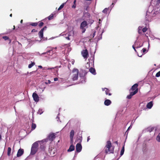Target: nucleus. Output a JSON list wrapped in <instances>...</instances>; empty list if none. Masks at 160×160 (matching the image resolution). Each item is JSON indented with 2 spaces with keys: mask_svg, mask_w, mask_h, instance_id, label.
Instances as JSON below:
<instances>
[{
  "mask_svg": "<svg viewBox=\"0 0 160 160\" xmlns=\"http://www.w3.org/2000/svg\"><path fill=\"white\" fill-rule=\"evenodd\" d=\"M53 18V14H51L48 17V20H50L51 19H52Z\"/></svg>",
  "mask_w": 160,
  "mask_h": 160,
  "instance_id": "nucleus-30",
  "label": "nucleus"
},
{
  "mask_svg": "<svg viewBox=\"0 0 160 160\" xmlns=\"http://www.w3.org/2000/svg\"><path fill=\"white\" fill-rule=\"evenodd\" d=\"M153 106L152 102V101H151L150 102H148L147 105V107L149 109H150L152 108Z\"/></svg>",
  "mask_w": 160,
  "mask_h": 160,
  "instance_id": "nucleus-19",
  "label": "nucleus"
},
{
  "mask_svg": "<svg viewBox=\"0 0 160 160\" xmlns=\"http://www.w3.org/2000/svg\"><path fill=\"white\" fill-rule=\"evenodd\" d=\"M49 152L50 153V155L51 156H54V154L55 153V150L54 148H53V149H52V148H49Z\"/></svg>",
  "mask_w": 160,
  "mask_h": 160,
  "instance_id": "nucleus-13",
  "label": "nucleus"
},
{
  "mask_svg": "<svg viewBox=\"0 0 160 160\" xmlns=\"http://www.w3.org/2000/svg\"><path fill=\"white\" fill-rule=\"evenodd\" d=\"M76 0H74L73 1V4H76Z\"/></svg>",
  "mask_w": 160,
  "mask_h": 160,
  "instance_id": "nucleus-58",
  "label": "nucleus"
},
{
  "mask_svg": "<svg viewBox=\"0 0 160 160\" xmlns=\"http://www.w3.org/2000/svg\"><path fill=\"white\" fill-rule=\"evenodd\" d=\"M44 24V23L42 22H40L38 24V26L40 27H42Z\"/></svg>",
  "mask_w": 160,
  "mask_h": 160,
  "instance_id": "nucleus-34",
  "label": "nucleus"
},
{
  "mask_svg": "<svg viewBox=\"0 0 160 160\" xmlns=\"http://www.w3.org/2000/svg\"><path fill=\"white\" fill-rule=\"evenodd\" d=\"M155 76L157 77H158L160 76V71L156 74Z\"/></svg>",
  "mask_w": 160,
  "mask_h": 160,
  "instance_id": "nucleus-36",
  "label": "nucleus"
},
{
  "mask_svg": "<svg viewBox=\"0 0 160 160\" xmlns=\"http://www.w3.org/2000/svg\"><path fill=\"white\" fill-rule=\"evenodd\" d=\"M90 139V136H88L87 138V141L88 142L89 140Z\"/></svg>",
  "mask_w": 160,
  "mask_h": 160,
  "instance_id": "nucleus-51",
  "label": "nucleus"
},
{
  "mask_svg": "<svg viewBox=\"0 0 160 160\" xmlns=\"http://www.w3.org/2000/svg\"><path fill=\"white\" fill-rule=\"evenodd\" d=\"M50 51H49L48 52H44V53H42V54H45L46 53H48V52H49Z\"/></svg>",
  "mask_w": 160,
  "mask_h": 160,
  "instance_id": "nucleus-52",
  "label": "nucleus"
},
{
  "mask_svg": "<svg viewBox=\"0 0 160 160\" xmlns=\"http://www.w3.org/2000/svg\"><path fill=\"white\" fill-rule=\"evenodd\" d=\"M141 46H137V47H136V48H139V47H141Z\"/></svg>",
  "mask_w": 160,
  "mask_h": 160,
  "instance_id": "nucleus-61",
  "label": "nucleus"
},
{
  "mask_svg": "<svg viewBox=\"0 0 160 160\" xmlns=\"http://www.w3.org/2000/svg\"><path fill=\"white\" fill-rule=\"evenodd\" d=\"M36 124L35 123H32L31 125V130H34L36 128Z\"/></svg>",
  "mask_w": 160,
  "mask_h": 160,
  "instance_id": "nucleus-24",
  "label": "nucleus"
},
{
  "mask_svg": "<svg viewBox=\"0 0 160 160\" xmlns=\"http://www.w3.org/2000/svg\"><path fill=\"white\" fill-rule=\"evenodd\" d=\"M43 29H42L39 32L38 35L41 39L43 38Z\"/></svg>",
  "mask_w": 160,
  "mask_h": 160,
  "instance_id": "nucleus-14",
  "label": "nucleus"
},
{
  "mask_svg": "<svg viewBox=\"0 0 160 160\" xmlns=\"http://www.w3.org/2000/svg\"><path fill=\"white\" fill-rule=\"evenodd\" d=\"M51 83V81L50 80H48L47 82H45V83L46 84H50Z\"/></svg>",
  "mask_w": 160,
  "mask_h": 160,
  "instance_id": "nucleus-39",
  "label": "nucleus"
},
{
  "mask_svg": "<svg viewBox=\"0 0 160 160\" xmlns=\"http://www.w3.org/2000/svg\"><path fill=\"white\" fill-rule=\"evenodd\" d=\"M142 52L143 53H144L146 51V49L145 48H143L142 49Z\"/></svg>",
  "mask_w": 160,
  "mask_h": 160,
  "instance_id": "nucleus-45",
  "label": "nucleus"
},
{
  "mask_svg": "<svg viewBox=\"0 0 160 160\" xmlns=\"http://www.w3.org/2000/svg\"><path fill=\"white\" fill-rule=\"evenodd\" d=\"M35 72V71L32 72H31L30 73H33V72Z\"/></svg>",
  "mask_w": 160,
  "mask_h": 160,
  "instance_id": "nucleus-64",
  "label": "nucleus"
},
{
  "mask_svg": "<svg viewBox=\"0 0 160 160\" xmlns=\"http://www.w3.org/2000/svg\"><path fill=\"white\" fill-rule=\"evenodd\" d=\"M96 32L95 31L93 33V35H92V38H93L95 36V34H96Z\"/></svg>",
  "mask_w": 160,
  "mask_h": 160,
  "instance_id": "nucleus-44",
  "label": "nucleus"
},
{
  "mask_svg": "<svg viewBox=\"0 0 160 160\" xmlns=\"http://www.w3.org/2000/svg\"><path fill=\"white\" fill-rule=\"evenodd\" d=\"M124 145L122 147L120 152V155L122 156L124 153Z\"/></svg>",
  "mask_w": 160,
  "mask_h": 160,
  "instance_id": "nucleus-25",
  "label": "nucleus"
},
{
  "mask_svg": "<svg viewBox=\"0 0 160 160\" xmlns=\"http://www.w3.org/2000/svg\"><path fill=\"white\" fill-rule=\"evenodd\" d=\"M136 44H135V46L133 45L132 46V48H133L134 49V51L136 52H137V51H136V50L135 48V46H136Z\"/></svg>",
  "mask_w": 160,
  "mask_h": 160,
  "instance_id": "nucleus-43",
  "label": "nucleus"
},
{
  "mask_svg": "<svg viewBox=\"0 0 160 160\" xmlns=\"http://www.w3.org/2000/svg\"><path fill=\"white\" fill-rule=\"evenodd\" d=\"M22 22H23V20H21L20 21V23H22Z\"/></svg>",
  "mask_w": 160,
  "mask_h": 160,
  "instance_id": "nucleus-60",
  "label": "nucleus"
},
{
  "mask_svg": "<svg viewBox=\"0 0 160 160\" xmlns=\"http://www.w3.org/2000/svg\"><path fill=\"white\" fill-rule=\"evenodd\" d=\"M12 14H10V17H12Z\"/></svg>",
  "mask_w": 160,
  "mask_h": 160,
  "instance_id": "nucleus-62",
  "label": "nucleus"
},
{
  "mask_svg": "<svg viewBox=\"0 0 160 160\" xmlns=\"http://www.w3.org/2000/svg\"><path fill=\"white\" fill-rule=\"evenodd\" d=\"M108 10V9L107 8H106L102 11V12L105 13H107Z\"/></svg>",
  "mask_w": 160,
  "mask_h": 160,
  "instance_id": "nucleus-31",
  "label": "nucleus"
},
{
  "mask_svg": "<svg viewBox=\"0 0 160 160\" xmlns=\"http://www.w3.org/2000/svg\"><path fill=\"white\" fill-rule=\"evenodd\" d=\"M15 29V26H13V29Z\"/></svg>",
  "mask_w": 160,
  "mask_h": 160,
  "instance_id": "nucleus-63",
  "label": "nucleus"
},
{
  "mask_svg": "<svg viewBox=\"0 0 160 160\" xmlns=\"http://www.w3.org/2000/svg\"><path fill=\"white\" fill-rule=\"evenodd\" d=\"M40 148L42 150H44L45 147L43 145H41L40 147Z\"/></svg>",
  "mask_w": 160,
  "mask_h": 160,
  "instance_id": "nucleus-32",
  "label": "nucleus"
},
{
  "mask_svg": "<svg viewBox=\"0 0 160 160\" xmlns=\"http://www.w3.org/2000/svg\"><path fill=\"white\" fill-rule=\"evenodd\" d=\"M105 89H106L105 90V93L107 95L108 94V95L109 96H111L112 94L111 93H109V90L107 88H105L104 89H102L103 91L105 90Z\"/></svg>",
  "mask_w": 160,
  "mask_h": 160,
  "instance_id": "nucleus-20",
  "label": "nucleus"
},
{
  "mask_svg": "<svg viewBox=\"0 0 160 160\" xmlns=\"http://www.w3.org/2000/svg\"><path fill=\"white\" fill-rule=\"evenodd\" d=\"M38 24V22H32L30 25L32 26H36Z\"/></svg>",
  "mask_w": 160,
  "mask_h": 160,
  "instance_id": "nucleus-28",
  "label": "nucleus"
},
{
  "mask_svg": "<svg viewBox=\"0 0 160 160\" xmlns=\"http://www.w3.org/2000/svg\"><path fill=\"white\" fill-rule=\"evenodd\" d=\"M157 2L158 4L160 3V0H158L157 1Z\"/></svg>",
  "mask_w": 160,
  "mask_h": 160,
  "instance_id": "nucleus-54",
  "label": "nucleus"
},
{
  "mask_svg": "<svg viewBox=\"0 0 160 160\" xmlns=\"http://www.w3.org/2000/svg\"><path fill=\"white\" fill-rule=\"evenodd\" d=\"M37 32V31L35 29H33L32 30V32Z\"/></svg>",
  "mask_w": 160,
  "mask_h": 160,
  "instance_id": "nucleus-49",
  "label": "nucleus"
},
{
  "mask_svg": "<svg viewBox=\"0 0 160 160\" xmlns=\"http://www.w3.org/2000/svg\"><path fill=\"white\" fill-rule=\"evenodd\" d=\"M147 28L146 27H145L142 29V31L143 32H145L147 31Z\"/></svg>",
  "mask_w": 160,
  "mask_h": 160,
  "instance_id": "nucleus-37",
  "label": "nucleus"
},
{
  "mask_svg": "<svg viewBox=\"0 0 160 160\" xmlns=\"http://www.w3.org/2000/svg\"><path fill=\"white\" fill-rule=\"evenodd\" d=\"M55 68H46V69H45L50 70H52V69H54Z\"/></svg>",
  "mask_w": 160,
  "mask_h": 160,
  "instance_id": "nucleus-40",
  "label": "nucleus"
},
{
  "mask_svg": "<svg viewBox=\"0 0 160 160\" xmlns=\"http://www.w3.org/2000/svg\"><path fill=\"white\" fill-rule=\"evenodd\" d=\"M32 97L35 102H38L39 101V98L36 93L34 92L32 94Z\"/></svg>",
  "mask_w": 160,
  "mask_h": 160,
  "instance_id": "nucleus-7",
  "label": "nucleus"
},
{
  "mask_svg": "<svg viewBox=\"0 0 160 160\" xmlns=\"http://www.w3.org/2000/svg\"><path fill=\"white\" fill-rule=\"evenodd\" d=\"M112 147V144L111 141L110 140L108 141L107 142V144L105 147V152L106 153L108 152L112 153L113 152V149H110Z\"/></svg>",
  "mask_w": 160,
  "mask_h": 160,
  "instance_id": "nucleus-2",
  "label": "nucleus"
},
{
  "mask_svg": "<svg viewBox=\"0 0 160 160\" xmlns=\"http://www.w3.org/2000/svg\"><path fill=\"white\" fill-rule=\"evenodd\" d=\"M74 134V131L73 130H72L70 132V142L71 143H73V138Z\"/></svg>",
  "mask_w": 160,
  "mask_h": 160,
  "instance_id": "nucleus-8",
  "label": "nucleus"
},
{
  "mask_svg": "<svg viewBox=\"0 0 160 160\" xmlns=\"http://www.w3.org/2000/svg\"><path fill=\"white\" fill-rule=\"evenodd\" d=\"M76 150L77 152H80L82 150V146L81 144L78 143L76 146Z\"/></svg>",
  "mask_w": 160,
  "mask_h": 160,
  "instance_id": "nucleus-10",
  "label": "nucleus"
},
{
  "mask_svg": "<svg viewBox=\"0 0 160 160\" xmlns=\"http://www.w3.org/2000/svg\"><path fill=\"white\" fill-rule=\"evenodd\" d=\"M35 64V63L34 62H32L30 64H29L28 67L29 68H31Z\"/></svg>",
  "mask_w": 160,
  "mask_h": 160,
  "instance_id": "nucleus-27",
  "label": "nucleus"
},
{
  "mask_svg": "<svg viewBox=\"0 0 160 160\" xmlns=\"http://www.w3.org/2000/svg\"><path fill=\"white\" fill-rule=\"evenodd\" d=\"M137 93V90L134 91L133 92H130L129 95L127 96V98L128 99H130L133 96L136 94Z\"/></svg>",
  "mask_w": 160,
  "mask_h": 160,
  "instance_id": "nucleus-9",
  "label": "nucleus"
},
{
  "mask_svg": "<svg viewBox=\"0 0 160 160\" xmlns=\"http://www.w3.org/2000/svg\"><path fill=\"white\" fill-rule=\"evenodd\" d=\"M56 134L55 133H51L48 136V139L50 141H52L56 138Z\"/></svg>",
  "mask_w": 160,
  "mask_h": 160,
  "instance_id": "nucleus-5",
  "label": "nucleus"
},
{
  "mask_svg": "<svg viewBox=\"0 0 160 160\" xmlns=\"http://www.w3.org/2000/svg\"><path fill=\"white\" fill-rule=\"evenodd\" d=\"M75 147L72 145H72L70 146L68 150L67 151L68 152H71L73 151Z\"/></svg>",
  "mask_w": 160,
  "mask_h": 160,
  "instance_id": "nucleus-16",
  "label": "nucleus"
},
{
  "mask_svg": "<svg viewBox=\"0 0 160 160\" xmlns=\"http://www.w3.org/2000/svg\"><path fill=\"white\" fill-rule=\"evenodd\" d=\"M81 54L84 59H87L88 56V53L87 49L83 50L81 52Z\"/></svg>",
  "mask_w": 160,
  "mask_h": 160,
  "instance_id": "nucleus-4",
  "label": "nucleus"
},
{
  "mask_svg": "<svg viewBox=\"0 0 160 160\" xmlns=\"http://www.w3.org/2000/svg\"><path fill=\"white\" fill-rule=\"evenodd\" d=\"M156 139L157 141L160 142V132L159 133L157 136Z\"/></svg>",
  "mask_w": 160,
  "mask_h": 160,
  "instance_id": "nucleus-26",
  "label": "nucleus"
},
{
  "mask_svg": "<svg viewBox=\"0 0 160 160\" xmlns=\"http://www.w3.org/2000/svg\"><path fill=\"white\" fill-rule=\"evenodd\" d=\"M38 142H40L39 141H37L34 143L32 146L30 154L32 155H34L38 150Z\"/></svg>",
  "mask_w": 160,
  "mask_h": 160,
  "instance_id": "nucleus-1",
  "label": "nucleus"
},
{
  "mask_svg": "<svg viewBox=\"0 0 160 160\" xmlns=\"http://www.w3.org/2000/svg\"><path fill=\"white\" fill-rule=\"evenodd\" d=\"M82 79L83 80V82L85 81V78L83 76L82 77Z\"/></svg>",
  "mask_w": 160,
  "mask_h": 160,
  "instance_id": "nucleus-50",
  "label": "nucleus"
},
{
  "mask_svg": "<svg viewBox=\"0 0 160 160\" xmlns=\"http://www.w3.org/2000/svg\"><path fill=\"white\" fill-rule=\"evenodd\" d=\"M54 81H57L58 80V78H54Z\"/></svg>",
  "mask_w": 160,
  "mask_h": 160,
  "instance_id": "nucleus-47",
  "label": "nucleus"
},
{
  "mask_svg": "<svg viewBox=\"0 0 160 160\" xmlns=\"http://www.w3.org/2000/svg\"><path fill=\"white\" fill-rule=\"evenodd\" d=\"M76 4H73V5L72 6V8H76Z\"/></svg>",
  "mask_w": 160,
  "mask_h": 160,
  "instance_id": "nucleus-41",
  "label": "nucleus"
},
{
  "mask_svg": "<svg viewBox=\"0 0 160 160\" xmlns=\"http://www.w3.org/2000/svg\"><path fill=\"white\" fill-rule=\"evenodd\" d=\"M111 103V101L109 99H106L104 102V104L106 106H109Z\"/></svg>",
  "mask_w": 160,
  "mask_h": 160,
  "instance_id": "nucleus-18",
  "label": "nucleus"
},
{
  "mask_svg": "<svg viewBox=\"0 0 160 160\" xmlns=\"http://www.w3.org/2000/svg\"><path fill=\"white\" fill-rule=\"evenodd\" d=\"M89 71L93 75H95L96 74L95 69L94 68H93L92 67L90 68L89 69Z\"/></svg>",
  "mask_w": 160,
  "mask_h": 160,
  "instance_id": "nucleus-17",
  "label": "nucleus"
},
{
  "mask_svg": "<svg viewBox=\"0 0 160 160\" xmlns=\"http://www.w3.org/2000/svg\"><path fill=\"white\" fill-rule=\"evenodd\" d=\"M11 148L10 147H8V149L7 155L8 156H10L11 155Z\"/></svg>",
  "mask_w": 160,
  "mask_h": 160,
  "instance_id": "nucleus-22",
  "label": "nucleus"
},
{
  "mask_svg": "<svg viewBox=\"0 0 160 160\" xmlns=\"http://www.w3.org/2000/svg\"><path fill=\"white\" fill-rule=\"evenodd\" d=\"M2 38L5 40H8L9 41V43L11 42V40L9 38V37L7 36H4L2 37Z\"/></svg>",
  "mask_w": 160,
  "mask_h": 160,
  "instance_id": "nucleus-21",
  "label": "nucleus"
},
{
  "mask_svg": "<svg viewBox=\"0 0 160 160\" xmlns=\"http://www.w3.org/2000/svg\"><path fill=\"white\" fill-rule=\"evenodd\" d=\"M114 143H115V144H117L118 145V141H116Z\"/></svg>",
  "mask_w": 160,
  "mask_h": 160,
  "instance_id": "nucleus-57",
  "label": "nucleus"
},
{
  "mask_svg": "<svg viewBox=\"0 0 160 160\" xmlns=\"http://www.w3.org/2000/svg\"><path fill=\"white\" fill-rule=\"evenodd\" d=\"M24 153V150L22 149H19L18 151L17 154V157H20Z\"/></svg>",
  "mask_w": 160,
  "mask_h": 160,
  "instance_id": "nucleus-11",
  "label": "nucleus"
},
{
  "mask_svg": "<svg viewBox=\"0 0 160 160\" xmlns=\"http://www.w3.org/2000/svg\"><path fill=\"white\" fill-rule=\"evenodd\" d=\"M83 30L82 31V33H84L85 32V31H86V29L84 28V29H82Z\"/></svg>",
  "mask_w": 160,
  "mask_h": 160,
  "instance_id": "nucleus-53",
  "label": "nucleus"
},
{
  "mask_svg": "<svg viewBox=\"0 0 160 160\" xmlns=\"http://www.w3.org/2000/svg\"><path fill=\"white\" fill-rule=\"evenodd\" d=\"M140 28V27H139V28H138L139 30H138V33L139 34H141L142 33V31H141V30L139 29Z\"/></svg>",
  "mask_w": 160,
  "mask_h": 160,
  "instance_id": "nucleus-42",
  "label": "nucleus"
},
{
  "mask_svg": "<svg viewBox=\"0 0 160 160\" xmlns=\"http://www.w3.org/2000/svg\"><path fill=\"white\" fill-rule=\"evenodd\" d=\"M47 27L46 26H45L44 27H43V28H42V29H43V30L45 29H46L47 28Z\"/></svg>",
  "mask_w": 160,
  "mask_h": 160,
  "instance_id": "nucleus-55",
  "label": "nucleus"
},
{
  "mask_svg": "<svg viewBox=\"0 0 160 160\" xmlns=\"http://www.w3.org/2000/svg\"><path fill=\"white\" fill-rule=\"evenodd\" d=\"M130 127H131V126L128 128L127 131H126V133H128V131L130 129Z\"/></svg>",
  "mask_w": 160,
  "mask_h": 160,
  "instance_id": "nucleus-48",
  "label": "nucleus"
},
{
  "mask_svg": "<svg viewBox=\"0 0 160 160\" xmlns=\"http://www.w3.org/2000/svg\"><path fill=\"white\" fill-rule=\"evenodd\" d=\"M94 22V20L92 19H89V22L90 24H92Z\"/></svg>",
  "mask_w": 160,
  "mask_h": 160,
  "instance_id": "nucleus-38",
  "label": "nucleus"
},
{
  "mask_svg": "<svg viewBox=\"0 0 160 160\" xmlns=\"http://www.w3.org/2000/svg\"><path fill=\"white\" fill-rule=\"evenodd\" d=\"M2 139V136L1 135V134H0V141Z\"/></svg>",
  "mask_w": 160,
  "mask_h": 160,
  "instance_id": "nucleus-59",
  "label": "nucleus"
},
{
  "mask_svg": "<svg viewBox=\"0 0 160 160\" xmlns=\"http://www.w3.org/2000/svg\"><path fill=\"white\" fill-rule=\"evenodd\" d=\"M154 129V128H153V127H152V128H148V131L149 132H151Z\"/></svg>",
  "mask_w": 160,
  "mask_h": 160,
  "instance_id": "nucleus-35",
  "label": "nucleus"
},
{
  "mask_svg": "<svg viewBox=\"0 0 160 160\" xmlns=\"http://www.w3.org/2000/svg\"><path fill=\"white\" fill-rule=\"evenodd\" d=\"M72 79L73 81L77 80L78 78V70L77 69H74L72 72Z\"/></svg>",
  "mask_w": 160,
  "mask_h": 160,
  "instance_id": "nucleus-3",
  "label": "nucleus"
},
{
  "mask_svg": "<svg viewBox=\"0 0 160 160\" xmlns=\"http://www.w3.org/2000/svg\"><path fill=\"white\" fill-rule=\"evenodd\" d=\"M142 151L143 154H146L147 153L148 151V149L147 147L145 146L143 147L142 148Z\"/></svg>",
  "mask_w": 160,
  "mask_h": 160,
  "instance_id": "nucleus-15",
  "label": "nucleus"
},
{
  "mask_svg": "<svg viewBox=\"0 0 160 160\" xmlns=\"http://www.w3.org/2000/svg\"><path fill=\"white\" fill-rule=\"evenodd\" d=\"M38 68H42V66H41V65H39L38 66Z\"/></svg>",
  "mask_w": 160,
  "mask_h": 160,
  "instance_id": "nucleus-56",
  "label": "nucleus"
},
{
  "mask_svg": "<svg viewBox=\"0 0 160 160\" xmlns=\"http://www.w3.org/2000/svg\"><path fill=\"white\" fill-rule=\"evenodd\" d=\"M138 83H135L134 84L130 89V92L133 91H136L137 90V92H138Z\"/></svg>",
  "mask_w": 160,
  "mask_h": 160,
  "instance_id": "nucleus-6",
  "label": "nucleus"
},
{
  "mask_svg": "<svg viewBox=\"0 0 160 160\" xmlns=\"http://www.w3.org/2000/svg\"><path fill=\"white\" fill-rule=\"evenodd\" d=\"M88 23L86 21H84L81 24L80 28L81 29H84V28L87 26Z\"/></svg>",
  "mask_w": 160,
  "mask_h": 160,
  "instance_id": "nucleus-12",
  "label": "nucleus"
},
{
  "mask_svg": "<svg viewBox=\"0 0 160 160\" xmlns=\"http://www.w3.org/2000/svg\"><path fill=\"white\" fill-rule=\"evenodd\" d=\"M43 111H42V109L41 108H40L39 109V110H38V113L40 114H42L43 113Z\"/></svg>",
  "mask_w": 160,
  "mask_h": 160,
  "instance_id": "nucleus-29",
  "label": "nucleus"
},
{
  "mask_svg": "<svg viewBox=\"0 0 160 160\" xmlns=\"http://www.w3.org/2000/svg\"><path fill=\"white\" fill-rule=\"evenodd\" d=\"M64 4L63 3L62 5H61L58 8V10H60L61 9H62L64 7Z\"/></svg>",
  "mask_w": 160,
  "mask_h": 160,
  "instance_id": "nucleus-33",
  "label": "nucleus"
},
{
  "mask_svg": "<svg viewBox=\"0 0 160 160\" xmlns=\"http://www.w3.org/2000/svg\"><path fill=\"white\" fill-rule=\"evenodd\" d=\"M82 140V136H79V138L77 139V141L79 143H81Z\"/></svg>",
  "mask_w": 160,
  "mask_h": 160,
  "instance_id": "nucleus-23",
  "label": "nucleus"
},
{
  "mask_svg": "<svg viewBox=\"0 0 160 160\" xmlns=\"http://www.w3.org/2000/svg\"><path fill=\"white\" fill-rule=\"evenodd\" d=\"M69 36L68 34V37H66V38L68 40H70V38L69 37Z\"/></svg>",
  "mask_w": 160,
  "mask_h": 160,
  "instance_id": "nucleus-46",
  "label": "nucleus"
}]
</instances>
